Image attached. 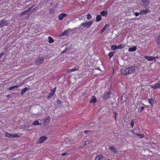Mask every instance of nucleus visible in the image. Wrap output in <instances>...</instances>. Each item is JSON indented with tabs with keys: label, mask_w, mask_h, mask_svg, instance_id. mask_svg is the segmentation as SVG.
<instances>
[{
	"label": "nucleus",
	"mask_w": 160,
	"mask_h": 160,
	"mask_svg": "<svg viewBox=\"0 0 160 160\" xmlns=\"http://www.w3.org/2000/svg\"><path fill=\"white\" fill-rule=\"evenodd\" d=\"M70 32L69 30H66L64 31L63 32H62L61 33L60 35V36H62L64 35H68L69 33Z\"/></svg>",
	"instance_id": "1a4fd4ad"
},
{
	"label": "nucleus",
	"mask_w": 160,
	"mask_h": 160,
	"mask_svg": "<svg viewBox=\"0 0 160 160\" xmlns=\"http://www.w3.org/2000/svg\"><path fill=\"white\" fill-rule=\"evenodd\" d=\"M21 85H15L11 87H10L8 88V90H12L13 89H14L15 88H18L20 87Z\"/></svg>",
	"instance_id": "dca6fc26"
},
{
	"label": "nucleus",
	"mask_w": 160,
	"mask_h": 160,
	"mask_svg": "<svg viewBox=\"0 0 160 160\" xmlns=\"http://www.w3.org/2000/svg\"><path fill=\"white\" fill-rule=\"evenodd\" d=\"M135 71L134 67H131L126 68L123 67L121 70V72L122 74L127 75L128 74H131Z\"/></svg>",
	"instance_id": "f257e3e1"
},
{
	"label": "nucleus",
	"mask_w": 160,
	"mask_h": 160,
	"mask_svg": "<svg viewBox=\"0 0 160 160\" xmlns=\"http://www.w3.org/2000/svg\"><path fill=\"white\" fill-rule=\"evenodd\" d=\"M47 138L46 136H42L41 137L39 140L38 141L39 143H42L44 142L45 140H47Z\"/></svg>",
	"instance_id": "0eeeda50"
},
{
	"label": "nucleus",
	"mask_w": 160,
	"mask_h": 160,
	"mask_svg": "<svg viewBox=\"0 0 160 160\" xmlns=\"http://www.w3.org/2000/svg\"><path fill=\"white\" fill-rule=\"evenodd\" d=\"M67 153L66 152H65V153H63L61 154V155L62 156H64L66 155H67Z\"/></svg>",
	"instance_id": "a18cd8bd"
},
{
	"label": "nucleus",
	"mask_w": 160,
	"mask_h": 160,
	"mask_svg": "<svg viewBox=\"0 0 160 160\" xmlns=\"http://www.w3.org/2000/svg\"><path fill=\"white\" fill-rule=\"evenodd\" d=\"M9 138H16L18 137L17 134H15L14 133L10 134Z\"/></svg>",
	"instance_id": "5701e85b"
},
{
	"label": "nucleus",
	"mask_w": 160,
	"mask_h": 160,
	"mask_svg": "<svg viewBox=\"0 0 160 160\" xmlns=\"http://www.w3.org/2000/svg\"><path fill=\"white\" fill-rule=\"evenodd\" d=\"M123 99L122 98V97L121 100H123Z\"/></svg>",
	"instance_id": "8fccbe9b"
},
{
	"label": "nucleus",
	"mask_w": 160,
	"mask_h": 160,
	"mask_svg": "<svg viewBox=\"0 0 160 160\" xmlns=\"http://www.w3.org/2000/svg\"><path fill=\"white\" fill-rule=\"evenodd\" d=\"M100 14L101 15L104 16H106L107 15V12L105 11H103L101 12Z\"/></svg>",
	"instance_id": "4be33fe9"
},
{
	"label": "nucleus",
	"mask_w": 160,
	"mask_h": 160,
	"mask_svg": "<svg viewBox=\"0 0 160 160\" xmlns=\"http://www.w3.org/2000/svg\"><path fill=\"white\" fill-rule=\"evenodd\" d=\"M137 49V48L135 47H133L132 48H129L128 51L129 52H133L135 51Z\"/></svg>",
	"instance_id": "6ab92c4d"
},
{
	"label": "nucleus",
	"mask_w": 160,
	"mask_h": 160,
	"mask_svg": "<svg viewBox=\"0 0 160 160\" xmlns=\"http://www.w3.org/2000/svg\"><path fill=\"white\" fill-rule=\"evenodd\" d=\"M92 99H91L90 100H96V98L94 96H92Z\"/></svg>",
	"instance_id": "ea45409f"
},
{
	"label": "nucleus",
	"mask_w": 160,
	"mask_h": 160,
	"mask_svg": "<svg viewBox=\"0 0 160 160\" xmlns=\"http://www.w3.org/2000/svg\"><path fill=\"white\" fill-rule=\"evenodd\" d=\"M135 15L136 16H138L139 15V13L137 12H136L135 13Z\"/></svg>",
	"instance_id": "37998d69"
},
{
	"label": "nucleus",
	"mask_w": 160,
	"mask_h": 160,
	"mask_svg": "<svg viewBox=\"0 0 160 160\" xmlns=\"http://www.w3.org/2000/svg\"><path fill=\"white\" fill-rule=\"evenodd\" d=\"M32 10H33V12L35 10V8H33L32 9Z\"/></svg>",
	"instance_id": "09e8293b"
},
{
	"label": "nucleus",
	"mask_w": 160,
	"mask_h": 160,
	"mask_svg": "<svg viewBox=\"0 0 160 160\" xmlns=\"http://www.w3.org/2000/svg\"><path fill=\"white\" fill-rule=\"evenodd\" d=\"M93 22L92 21H88V22L82 23L80 25V27L89 28L92 24Z\"/></svg>",
	"instance_id": "f03ea898"
},
{
	"label": "nucleus",
	"mask_w": 160,
	"mask_h": 160,
	"mask_svg": "<svg viewBox=\"0 0 160 160\" xmlns=\"http://www.w3.org/2000/svg\"><path fill=\"white\" fill-rule=\"evenodd\" d=\"M157 43L158 45L160 44V33L159 35V36L157 37Z\"/></svg>",
	"instance_id": "a878e982"
},
{
	"label": "nucleus",
	"mask_w": 160,
	"mask_h": 160,
	"mask_svg": "<svg viewBox=\"0 0 160 160\" xmlns=\"http://www.w3.org/2000/svg\"><path fill=\"white\" fill-rule=\"evenodd\" d=\"M76 70H77V69H76V68H75L69 70L68 72V73H71L72 72H74Z\"/></svg>",
	"instance_id": "c85d7f7f"
},
{
	"label": "nucleus",
	"mask_w": 160,
	"mask_h": 160,
	"mask_svg": "<svg viewBox=\"0 0 160 160\" xmlns=\"http://www.w3.org/2000/svg\"><path fill=\"white\" fill-rule=\"evenodd\" d=\"M151 87L153 89H156L160 88V81L158 82L157 83L153 85H151Z\"/></svg>",
	"instance_id": "20e7f679"
},
{
	"label": "nucleus",
	"mask_w": 160,
	"mask_h": 160,
	"mask_svg": "<svg viewBox=\"0 0 160 160\" xmlns=\"http://www.w3.org/2000/svg\"><path fill=\"white\" fill-rule=\"evenodd\" d=\"M10 134L9 133H8V132H6L5 133V136L6 137H10Z\"/></svg>",
	"instance_id": "4c0bfd02"
},
{
	"label": "nucleus",
	"mask_w": 160,
	"mask_h": 160,
	"mask_svg": "<svg viewBox=\"0 0 160 160\" xmlns=\"http://www.w3.org/2000/svg\"><path fill=\"white\" fill-rule=\"evenodd\" d=\"M145 58L148 61H151L154 60L156 58L155 57L145 56Z\"/></svg>",
	"instance_id": "ddd939ff"
},
{
	"label": "nucleus",
	"mask_w": 160,
	"mask_h": 160,
	"mask_svg": "<svg viewBox=\"0 0 160 160\" xmlns=\"http://www.w3.org/2000/svg\"><path fill=\"white\" fill-rule=\"evenodd\" d=\"M102 158V156L101 155H98L95 158V160H100L101 158Z\"/></svg>",
	"instance_id": "393cba45"
},
{
	"label": "nucleus",
	"mask_w": 160,
	"mask_h": 160,
	"mask_svg": "<svg viewBox=\"0 0 160 160\" xmlns=\"http://www.w3.org/2000/svg\"><path fill=\"white\" fill-rule=\"evenodd\" d=\"M91 130H85L84 131V132L86 134H88V133L91 132Z\"/></svg>",
	"instance_id": "58836bf2"
},
{
	"label": "nucleus",
	"mask_w": 160,
	"mask_h": 160,
	"mask_svg": "<svg viewBox=\"0 0 160 160\" xmlns=\"http://www.w3.org/2000/svg\"><path fill=\"white\" fill-rule=\"evenodd\" d=\"M109 149L110 150H112V152H114V153H116L118 152L117 150L116 149L115 147L113 146H109Z\"/></svg>",
	"instance_id": "9b49d317"
},
{
	"label": "nucleus",
	"mask_w": 160,
	"mask_h": 160,
	"mask_svg": "<svg viewBox=\"0 0 160 160\" xmlns=\"http://www.w3.org/2000/svg\"><path fill=\"white\" fill-rule=\"evenodd\" d=\"M57 103L58 105L59 106H60L61 105V104L62 103V102H61V101H57Z\"/></svg>",
	"instance_id": "e433bc0d"
},
{
	"label": "nucleus",
	"mask_w": 160,
	"mask_h": 160,
	"mask_svg": "<svg viewBox=\"0 0 160 160\" xmlns=\"http://www.w3.org/2000/svg\"><path fill=\"white\" fill-rule=\"evenodd\" d=\"M4 55L3 53H1L0 54V58Z\"/></svg>",
	"instance_id": "79ce46f5"
},
{
	"label": "nucleus",
	"mask_w": 160,
	"mask_h": 160,
	"mask_svg": "<svg viewBox=\"0 0 160 160\" xmlns=\"http://www.w3.org/2000/svg\"><path fill=\"white\" fill-rule=\"evenodd\" d=\"M32 124L34 126H35V125H41V124H40L39 123V122H38V120H36L35 121H34L32 123Z\"/></svg>",
	"instance_id": "b1692460"
},
{
	"label": "nucleus",
	"mask_w": 160,
	"mask_h": 160,
	"mask_svg": "<svg viewBox=\"0 0 160 160\" xmlns=\"http://www.w3.org/2000/svg\"><path fill=\"white\" fill-rule=\"evenodd\" d=\"M25 14H28V11L27 10L24 11L23 12H22L20 13L19 15L20 16H22V15H24Z\"/></svg>",
	"instance_id": "412c9836"
},
{
	"label": "nucleus",
	"mask_w": 160,
	"mask_h": 160,
	"mask_svg": "<svg viewBox=\"0 0 160 160\" xmlns=\"http://www.w3.org/2000/svg\"><path fill=\"white\" fill-rule=\"evenodd\" d=\"M36 61V64L39 65L43 62L44 58L42 57H40L37 59Z\"/></svg>",
	"instance_id": "39448f33"
},
{
	"label": "nucleus",
	"mask_w": 160,
	"mask_h": 160,
	"mask_svg": "<svg viewBox=\"0 0 160 160\" xmlns=\"http://www.w3.org/2000/svg\"><path fill=\"white\" fill-rule=\"evenodd\" d=\"M134 121L132 120L131 121V125L132 127L133 128V126L134 125Z\"/></svg>",
	"instance_id": "f704fd0d"
},
{
	"label": "nucleus",
	"mask_w": 160,
	"mask_h": 160,
	"mask_svg": "<svg viewBox=\"0 0 160 160\" xmlns=\"http://www.w3.org/2000/svg\"><path fill=\"white\" fill-rule=\"evenodd\" d=\"M97 101H91L90 102V103H94V104Z\"/></svg>",
	"instance_id": "a19ab883"
},
{
	"label": "nucleus",
	"mask_w": 160,
	"mask_h": 160,
	"mask_svg": "<svg viewBox=\"0 0 160 160\" xmlns=\"http://www.w3.org/2000/svg\"><path fill=\"white\" fill-rule=\"evenodd\" d=\"M88 143H89L88 141H86L85 142V143L84 145H86L88 144Z\"/></svg>",
	"instance_id": "c03bdc74"
},
{
	"label": "nucleus",
	"mask_w": 160,
	"mask_h": 160,
	"mask_svg": "<svg viewBox=\"0 0 160 160\" xmlns=\"http://www.w3.org/2000/svg\"><path fill=\"white\" fill-rule=\"evenodd\" d=\"M56 87H55L53 89L51 90L50 92L49 93L48 98L51 97V96H52L53 95L54 93H55V91L56 90Z\"/></svg>",
	"instance_id": "423d86ee"
},
{
	"label": "nucleus",
	"mask_w": 160,
	"mask_h": 160,
	"mask_svg": "<svg viewBox=\"0 0 160 160\" xmlns=\"http://www.w3.org/2000/svg\"><path fill=\"white\" fill-rule=\"evenodd\" d=\"M144 109V107H142L141 108V111L142 112V111Z\"/></svg>",
	"instance_id": "de8ad7c7"
},
{
	"label": "nucleus",
	"mask_w": 160,
	"mask_h": 160,
	"mask_svg": "<svg viewBox=\"0 0 160 160\" xmlns=\"http://www.w3.org/2000/svg\"><path fill=\"white\" fill-rule=\"evenodd\" d=\"M67 15L65 13H62L58 15V19L59 20H61L62 19H63V18L64 17L66 16Z\"/></svg>",
	"instance_id": "f8f14e48"
},
{
	"label": "nucleus",
	"mask_w": 160,
	"mask_h": 160,
	"mask_svg": "<svg viewBox=\"0 0 160 160\" xmlns=\"http://www.w3.org/2000/svg\"><path fill=\"white\" fill-rule=\"evenodd\" d=\"M9 24L8 21H5L4 19H2L0 23V28H2L3 27L7 26Z\"/></svg>",
	"instance_id": "7ed1b4c3"
},
{
	"label": "nucleus",
	"mask_w": 160,
	"mask_h": 160,
	"mask_svg": "<svg viewBox=\"0 0 160 160\" xmlns=\"http://www.w3.org/2000/svg\"><path fill=\"white\" fill-rule=\"evenodd\" d=\"M117 47L118 49H121L122 48H123L125 46L121 44L120 45L118 46Z\"/></svg>",
	"instance_id": "cd10ccee"
},
{
	"label": "nucleus",
	"mask_w": 160,
	"mask_h": 160,
	"mask_svg": "<svg viewBox=\"0 0 160 160\" xmlns=\"http://www.w3.org/2000/svg\"><path fill=\"white\" fill-rule=\"evenodd\" d=\"M29 89L25 87L23 89L21 92V93L22 94H23L25 92H26V91L28 90Z\"/></svg>",
	"instance_id": "a211bd4d"
},
{
	"label": "nucleus",
	"mask_w": 160,
	"mask_h": 160,
	"mask_svg": "<svg viewBox=\"0 0 160 160\" xmlns=\"http://www.w3.org/2000/svg\"><path fill=\"white\" fill-rule=\"evenodd\" d=\"M114 115L115 116V118L116 121H117V119L116 118V113L115 112L114 113Z\"/></svg>",
	"instance_id": "49530a36"
},
{
	"label": "nucleus",
	"mask_w": 160,
	"mask_h": 160,
	"mask_svg": "<svg viewBox=\"0 0 160 160\" xmlns=\"http://www.w3.org/2000/svg\"><path fill=\"white\" fill-rule=\"evenodd\" d=\"M114 53V52H111L109 53L108 56H109L110 58H111L112 57Z\"/></svg>",
	"instance_id": "72a5a7b5"
},
{
	"label": "nucleus",
	"mask_w": 160,
	"mask_h": 160,
	"mask_svg": "<svg viewBox=\"0 0 160 160\" xmlns=\"http://www.w3.org/2000/svg\"><path fill=\"white\" fill-rule=\"evenodd\" d=\"M142 1V2L146 6L149 4V1L148 0H140Z\"/></svg>",
	"instance_id": "aec40b11"
},
{
	"label": "nucleus",
	"mask_w": 160,
	"mask_h": 160,
	"mask_svg": "<svg viewBox=\"0 0 160 160\" xmlns=\"http://www.w3.org/2000/svg\"><path fill=\"white\" fill-rule=\"evenodd\" d=\"M108 24H106L100 31V33H102L108 27Z\"/></svg>",
	"instance_id": "2eb2a0df"
},
{
	"label": "nucleus",
	"mask_w": 160,
	"mask_h": 160,
	"mask_svg": "<svg viewBox=\"0 0 160 160\" xmlns=\"http://www.w3.org/2000/svg\"><path fill=\"white\" fill-rule=\"evenodd\" d=\"M110 94L109 91H108L106 92L103 95V99H108L110 97Z\"/></svg>",
	"instance_id": "6e6552de"
},
{
	"label": "nucleus",
	"mask_w": 160,
	"mask_h": 160,
	"mask_svg": "<svg viewBox=\"0 0 160 160\" xmlns=\"http://www.w3.org/2000/svg\"><path fill=\"white\" fill-rule=\"evenodd\" d=\"M150 11L149 9H145L142 10V11L140 12V14L141 15L146 14L147 13L150 12Z\"/></svg>",
	"instance_id": "9d476101"
},
{
	"label": "nucleus",
	"mask_w": 160,
	"mask_h": 160,
	"mask_svg": "<svg viewBox=\"0 0 160 160\" xmlns=\"http://www.w3.org/2000/svg\"><path fill=\"white\" fill-rule=\"evenodd\" d=\"M135 134L137 135V136H138L140 138H142L143 137V134H138L137 133H136Z\"/></svg>",
	"instance_id": "473e14b6"
},
{
	"label": "nucleus",
	"mask_w": 160,
	"mask_h": 160,
	"mask_svg": "<svg viewBox=\"0 0 160 160\" xmlns=\"http://www.w3.org/2000/svg\"><path fill=\"white\" fill-rule=\"evenodd\" d=\"M148 101L151 106H153V104L155 103V101Z\"/></svg>",
	"instance_id": "2f4dec72"
},
{
	"label": "nucleus",
	"mask_w": 160,
	"mask_h": 160,
	"mask_svg": "<svg viewBox=\"0 0 160 160\" xmlns=\"http://www.w3.org/2000/svg\"><path fill=\"white\" fill-rule=\"evenodd\" d=\"M50 119V117H48L44 119L43 121H44L43 122V123H45L47 124H48L49 123Z\"/></svg>",
	"instance_id": "4468645a"
},
{
	"label": "nucleus",
	"mask_w": 160,
	"mask_h": 160,
	"mask_svg": "<svg viewBox=\"0 0 160 160\" xmlns=\"http://www.w3.org/2000/svg\"><path fill=\"white\" fill-rule=\"evenodd\" d=\"M111 49L113 50H115L118 49L117 47L115 45H112L111 46Z\"/></svg>",
	"instance_id": "7c9ffc66"
},
{
	"label": "nucleus",
	"mask_w": 160,
	"mask_h": 160,
	"mask_svg": "<svg viewBox=\"0 0 160 160\" xmlns=\"http://www.w3.org/2000/svg\"><path fill=\"white\" fill-rule=\"evenodd\" d=\"M87 16V18L88 20L90 19L91 18V15L90 14H88Z\"/></svg>",
	"instance_id": "c9c22d12"
},
{
	"label": "nucleus",
	"mask_w": 160,
	"mask_h": 160,
	"mask_svg": "<svg viewBox=\"0 0 160 160\" xmlns=\"http://www.w3.org/2000/svg\"><path fill=\"white\" fill-rule=\"evenodd\" d=\"M102 19V17L101 15H98L96 17V22H99Z\"/></svg>",
	"instance_id": "f3484780"
},
{
	"label": "nucleus",
	"mask_w": 160,
	"mask_h": 160,
	"mask_svg": "<svg viewBox=\"0 0 160 160\" xmlns=\"http://www.w3.org/2000/svg\"><path fill=\"white\" fill-rule=\"evenodd\" d=\"M49 39V42L50 43H52L54 42L53 40L50 36H49L48 38Z\"/></svg>",
	"instance_id": "c756f323"
},
{
	"label": "nucleus",
	"mask_w": 160,
	"mask_h": 160,
	"mask_svg": "<svg viewBox=\"0 0 160 160\" xmlns=\"http://www.w3.org/2000/svg\"><path fill=\"white\" fill-rule=\"evenodd\" d=\"M159 20H160V18H159Z\"/></svg>",
	"instance_id": "3c124183"
},
{
	"label": "nucleus",
	"mask_w": 160,
	"mask_h": 160,
	"mask_svg": "<svg viewBox=\"0 0 160 160\" xmlns=\"http://www.w3.org/2000/svg\"><path fill=\"white\" fill-rule=\"evenodd\" d=\"M32 8V7H31L29 9H28V10H27L28 14H31L32 13L33 10H32L31 9Z\"/></svg>",
	"instance_id": "bb28decb"
}]
</instances>
